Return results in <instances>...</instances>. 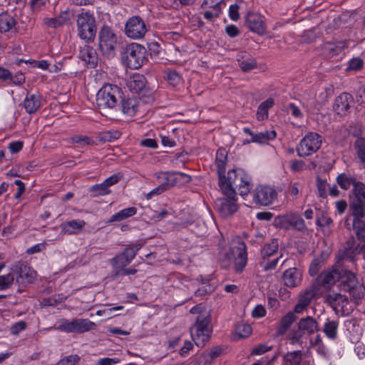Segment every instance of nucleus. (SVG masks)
I'll use <instances>...</instances> for the list:
<instances>
[{"mask_svg": "<svg viewBox=\"0 0 365 365\" xmlns=\"http://www.w3.org/2000/svg\"><path fill=\"white\" fill-rule=\"evenodd\" d=\"M43 23L50 28L56 29L64 24L66 23V19L61 16L54 18H45Z\"/></svg>", "mask_w": 365, "mask_h": 365, "instance_id": "a18cd8bd", "label": "nucleus"}, {"mask_svg": "<svg viewBox=\"0 0 365 365\" xmlns=\"http://www.w3.org/2000/svg\"><path fill=\"white\" fill-rule=\"evenodd\" d=\"M322 145V138L316 133H309L300 141L297 148L299 157L309 156L317 151Z\"/></svg>", "mask_w": 365, "mask_h": 365, "instance_id": "6e6552de", "label": "nucleus"}, {"mask_svg": "<svg viewBox=\"0 0 365 365\" xmlns=\"http://www.w3.org/2000/svg\"><path fill=\"white\" fill-rule=\"evenodd\" d=\"M79 359L77 355H70L61 359L58 365H75Z\"/></svg>", "mask_w": 365, "mask_h": 365, "instance_id": "6e6d98bb", "label": "nucleus"}, {"mask_svg": "<svg viewBox=\"0 0 365 365\" xmlns=\"http://www.w3.org/2000/svg\"><path fill=\"white\" fill-rule=\"evenodd\" d=\"M247 21L251 31L259 34H263L265 31L264 17L257 14H250Z\"/></svg>", "mask_w": 365, "mask_h": 365, "instance_id": "a878e982", "label": "nucleus"}, {"mask_svg": "<svg viewBox=\"0 0 365 365\" xmlns=\"http://www.w3.org/2000/svg\"><path fill=\"white\" fill-rule=\"evenodd\" d=\"M158 182L164 190L175 185L179 180L190 182L191 178L189 175L182 173L161 172L156 175Z\"/></svg>", "mask_w": 365, "mask_h": 365, "instance_id": "2eb2a0df", "label": "nucleus"}, {"mask_svg": "<svg viewBox=\"0 0 365 365\" xmlns=\"http://www.w3.org/2000/svg\"><path fill=\"white\" fill-rule=\"evenodd\" d=\"M77 27L78 36L81 38L87 41L93 40L96 26L95 18L89 12H83L77 17Z\"/></svg>", "mask_w": 365, "mask_h": 365, "instance_id": "423d86ee", "label": "nucleus"}, {"mask_svg": "<svg viewBox=\"0 0 365 365\" xmlns=\"http://www.w3.org/2000/svg\"><path fill=\"white\" fill-rule=\"evenodd\" d=\"M41 104V98L37 94L29 95L23 102L26 113L31 114L37 111Z\"/></svg>", "mask_w": 365, "mask_h": 365, "instance_id": "7c9ffc66", "label": "nucleus"}, {"mask_svg": "<svg viewBox=\"0 0 365 365\" xmlns=\"http://www.w3.org/2000/svg\"><path fill=\"white\" fill-rule=\"evenodd\" d=\"M237 61L241 69L247 72L257 67L255 59L246 52H241L237 56Z\"/></svg>", "mask_w": 365, "mask_h": 365, "instance_id": "c756f323", "label": "nucleus"}, {"mask_svg": "<svg viewBox=\"0 0 365 365\" xmlns=\"http://www.w3.org/2000/svg\"><path fill=\"white\" fill-rule=\"evenodd\" d=\"M202 6L212 9H220L222 11V7L225 6L224 0H204Z\"/></svg>", "mask_w": 365, "mask_h": 365, "instance_id": "3c124183", "label": "nucleus"}, {"mask_svg": "<svg viewBox=\"0 0 365 365\" xmlns=\"http://www.w3.org/2000/svg\"><path fill=\"white\" fill-rule=\"evenodd\" d=\"M139 102L135 98H129L123 100L121 103V108L123 113L132 116L135 114L138 109Z\"/></svg>", "mask_w": 365, "mask_h": 365, "instance_id": "72a5a7b5", "label": "nucleus"}, {"mask_svg": "<svg viewBox=\"0 0 365 365\" xmlns=\"http://www.w3.org/2000/svg\"><path fill=\"white\" fill-rule=\"evenodd\" d=\"M328 184L326 180H317V187L318 194L320 197H324L327 195V189Z\"/></svg>", "mask_w": 365, "mask_h": 365, "instance_id": "4d7b16f0", "label": "nucleus"}, {"mask_svg": "<svg viewBox=\"0 0 365 365\" xmlns=\"http://www.w3.org/2000/svg\"><path fill=\"white\" fill-rule=\"evenodd\" d=\"M121 90L115 85L106 84L96 94V105L100 110L114 108L120 98Z\"/></svg>", "mask_w": 365, "mask_h": 365, "instance_id": "20e7f679", "label": "nucleus"}, {"mask_svg": "<svg viewBox=\"0 0 365 365\" xmlns=\"http://www.w3.org/2000/svg\"><path fill=\"white\" fill-rule=\"evenodd\" d=\"M297 327V329L291 331L287 336L289 343L292 345H302L307 341L309 336L319 330L318 322L312 317L300 319Z\"/></svg>", "mask_w": 365, "mask_h": 365, "instance_id": "7ed1b4c3", "label": "nucleus"}, {"mask_svg": "<svg viewBox=\"0 0 365 365\" xmlns=\"http://www.w3.org/2000/svg\"><path fill=\"white\" fill-rule=\"evenodd\" d=\"M282 222L286 229L293 227L294 229L302 230L305 227L303 219L297 214L291 213L284 217Z\"/></svg>", "mask_w": 365, "mask_h": 365, "instance_id": "cd10ccee", "label": "nucleus"}, {"mask_svg": "<svg viewBox=\"0 0 365 365\" xmlns=\"http://www.w3.org/2000/svg\"><path fill=\"white\" fill-rule=\"evenodd\" d=\"M336 182L340 187L345 190H348L351 185H354V184L357 182H355L352 177L347 175L345 173H341L338 175Z\"/></svg>", "mask_w": 365, "mask_h": 365, "instance_id": "37998d69", "label": "nucleus"}, {"mask_svg": "<svg viewBox=\"0 0 365 365\" xmlns=\"http://www.w3.org/2000/svg\"><path fill=\"white\" fill-rule=\"evenodd\" d=\"M127 86L130 91L135 93H139L145 86V78L141 74H133L128 80Z\"/></svg>", "mask_w": 365, "mask_h": 365, "instance_id": "c85d7f7f", "label": "nucleus"}, {"mask_svg": "<svg viewBox=\"0 0 365 365\" xmlns=\"http://www.w3.org/2000/svg\"><path fill=\"white\" fill-rule=\"evenodd\" d=\"M225 160L226 155L225 154V150L222 149L218 150L216 154V165L219 176V185L220 184V176H226V174L225 173L226 164Z\"/></svg>", "mask_w": 365, "mask_h": 365, "instance_id": "58836bf2", "label": "nucleus"}, {"mask_svg": "<svg viewBox=\"0 0 365 365\" xmlns=\"http://www.w3.org/2000/svg\"><path fill=\"white\" fill-rule=\"evenodd\" d=\"M252 329L250 325L247 324H240L236 327V334L240 338H246L252 333Z\"/></svg>", "mask_w": 365, "mask_h": 365, "instance_id": "09e8293b", "label": "nucleus"}, {"mask_svg": "<svg viewBox=\"0 0 365 365\" xmlns=\"http://www.w3.org/2000/svg\"><path fill=\"white\" fill-rule=\"evenodd\" d=\"M141 248L140 244L128 247L124 251L110 259L114 272L125 267L135 258L137 252Z\"/></svg>", "mask_w": 365, "mask_h": 365, "instance_id": "4468645a", "label": "nucleus"}, {"mask_svg": "<svg viewBox=\"0 0 365 365\" xmlns=\"http://www.w3.org/2000/svg\"><path fill=\"white\" fill-rule=\"evenodd\" d=\"M120 134L118 131H107L102 133L101 139L103 140L104 141H113L115 139H118L120 137Z\"/></svg>", "mask_w": 365, "mask_h": 365, "instance_id": "052dcab7", "label": "nucleus"}, {"mask_svg": "<svg viewBox=\"0 0 365 365\" xmlns=\"http://www.w3.org/2000/svg\"><path fill=\"white\" fill-rule=\"evenodd\" d=\"M117 37L113 31L108 26H103L99 31L98 46L102 53L108 57L115 53Z\"/></svg>", "mask_w": 365, "mask_h": 365, "instance_id": "0eeeda50", "label": "nucleus"}, {"mask_svg": "<svg viewBox=\"0 0 365 365\" xmlns=\"http://www.w3.org/2000/svg\"><path fill=\"white\" fill-rule=\"evenodd\" d=\"M80 58L91 66H94L97 63L96 53L91 47L85 46L80 51Z\"/></svg>", "mask_w": 365, "mask_h": 365, "instance_id": "f704fd0d", "label": "nucleus"}, {"mask_svg": "<svg viewBox=\"0 0 365 365\" xmlns=\"http://www.w3.org/2000/svg\"><path fill=\"white\" fill-rule=\"evenodd\" d=\"M350 210L352 215L361 216L365 211V186L361 182H356L350 197Z\"/></svg>", "mask_w": 365, "mask_h": 365, "instance_id": "9d476101", "label": "nucleus"}, {"mask_svg": "<svg viewBox=\"0 0 365 365\" xmlns=\"http://www.w3.org/2000/svg\"><path fill=\"white\" fill-rule=\"evenodd\" d=\"M276 190L267 185H258L252 192V199L256 205L267 206L277 198Z\"/></svg>", "mask_w": 365, "mask_h": 365, "instance_id": "ddd939ff", "label": "nucleus"}, {"mask_svg": "<svg viewBox=\"0 0 365 365\" xmlns=\"http://www.w3.org/2000/svg\"><path fill=\"white\" fill-rule=\"evenodd\" d=\"M302 271L296 267L286 269L282 274L283 284L289 288H294L301 284L302 281Z\"/></svg>", "mask_w": 365, "mask_h": 365, "instance_id": "f3484780", "label": "nucleus"}, {"mask_svg": "<svg viewBox=\"0 0 365 365\" xmlns=\"http://www.w3.org/2000/svg\"><path fill=\"white\" fill-rule=\"evenodd\" d=\"M239 6L236 4L230 6L229 16L232 21H237L239 19Z\"/></svg>", "mask_w": 365, "mask_h": 365, "instance_id": "bf43d9fd", "label": "nucleus"}, {"mask_svg": "<svg viewBox=\"0 0 365 365\" xmlns=\"http://www.w3.org/2000/svg\"><path fill=\"white\" fill-rule=\"evenodd\" d=\"M338 326L337 322L327 320L324 325L323 331L328 338L335 339L337 334Z\"/></svg>", "mask_w": 365, "mask_h": 365, "instance_id": "79ce46f5", "label": "nucleus"}, {"mask_svg": "<svg viewBox=\"0 0 365 365\" xmlns=\"http://www.w3.org/2000/svg\"><path fill=\"white\" fill-rule=\"evenodd\" d=\"M295 320L296 317L292 312H288L283 316L277 327V334L278 336L284 335Z\"/></svg>", "mask_w": 365, "mask_h": 365, "instance_id": "2f4dec72", "label": "nucleus"}, {"mask_svg": "<svg viewBox=\"0 0 365 365\" xmlns=\"http://www.w3.org/2000/svg\"><path fill=\"white\" fill-rule=\"evenodd\" d=\"M36 272L31 267L21 264L18 270L16 281L20 284L32 283L36 278Z\"/></svg>", "mask_w": 365, "mask_h": 365, "instance_id": "5701e85b", "label": "nucleus"}, {"mask_svg": "<svg viewBox=\"0 0 365 365\" xmlns=\"http://www.w3.org/2000/svg\"><path fill=\"white\" fill-rule=\"evenodd\" d=\"M221 14L220 9L205 11L202 13L203 16L210 21H213Z\"/></svg>", "mask_w": 365, "mask_h": 365, "instance_id": "13d9d810", "label": "nucleus"}, {"mask_svg": "<svg viewBox=\"0 0 365 365\" xmlns=\"http://www.w3.org/2000/svg\"><path fill=\"white\" fill-rule=\"evenodd\" d=\"M347 46L346 41L327 42L322 46V54L326 58H332L339 56Z\"/></svg>", "mask_w": 365, "mask_h": 365, "instance_id": "6ab92c4d", "label": "nucleus"}, {"mask_svg": "<svg viewBox=\"0 0 365 365\" xmlns=\"http://www.w3.org/2000/svg\"><path fill=\"white\" fill-rule=\"evenodd\" d=\"M91 190L93 192H96V195H105L108 193H110V190L108 187L107 185H106L105 182L103 181L102 183L96 184L93 185Z\"/></svg>", "mask_w": 365, "mask_h": 365, "instance_id": "603ef678", "label": "nucleus"}, {"mask_svg": "<svg viewBox=\"0 0 365 365\" xmlns=\"http://www.w3.org/2000/svg\"><path fill=\"white\" fill-rule=\"evenodd\" d=\"M14 276L12 273L0 275V291L9 288L13 284Z\"/></svg>", "mask_w": 365, "mask_h": 365, "instance_id": "de8ad7c7", "label": "nucleus"}, {"mask_svg": "<svg viewBox=\"0 0 365 365\" xmlns=\"http://www.w3.org/2000/svg\"><path fill=\"white\" fill-rule=\"evenodd\" d=\"M227 197V198L223 197L218 199L215 202L216 208L222 217H227L232 215L237 210V205L236 204L237 197L236 196L234 199Z\"/></svg>", "mask_w": 365, "mask_h": 365, "instance_id": "dca6fc26", "label": "nucleus"}, {"mask_svg": "<svg viewBox=\"0 0 365 365\" xmlns=\"http://www.w3.org/2000/svg\"><path fill=\"white\" fill-rule=\"evenodd\" d=\"M341 289L350 293L356 299H359L363 297V292L358 287L359 282L354 273L349 271L341 272L339 277Z\"/></svg>", "mask_w": 365, "mask_h": 365, "instance_id": "9b49d317", "label": "nucleus"}, {"mask_svg": "<svg viewBox=\"0 0 365 365\" xmlns=\"http://www.w3.org/2000/svg\"><path fill=\"white\" fill-rule=\"evenodd\" d=\"M120 362L117 358H102L98 359L96 365H114Z\"/></svg>", "mask_w": 365, "mask_h": 365, "instance_id": "69168bd1", "label": "nucleus"}, {"mask_svg": "<svg viewBox=\"0 0 365 365\" xmlns=\"http://www.w3.org/2000/svg\"><path fill=\"white\" fill-rule=\"evenodd\" d=\"M271 348V346H269L267 345L260 344L252 349V354L260 355L269 351Z\"/></svg>", "mask_w": 365, "mask_h": 365, "instance_id": "774afa93", "label": "nucleus"}, {"mask_svg": "<svg viewBox=\"0 0 365 365\" xmlns=\"http://www.w3.org/2000/svg\"><path fill=\"white\" fill-rule=\"evenodd\" d=\"M354 148L358 159L361 163H365V138H359L356 140Z\"/></svg>", "mask_w": 365, "mask_h": 365, "instance_id": "a19ab883", "label": "nucleus"}, {"mask_svg": "<svg viewBox=\"0 0 365 365\" xmlns=\"http://www.w3.org/2000/svg\"><path fill=\"white\" fill-rule=\"evenodd\" d=\"M146 51L139 43H133L128 45L123 53L121 58L124 65L131 69H138L145 61Z\"/></svg>", "mask_w": 365, "mask_h": 365, "instance_id": "39448f33", "label": "nucleus"}, {"mask_svg": "<svg viewBox=\"0 0 365 365\" xmlns=\"http://www.w3.org/2000/svg\"><path fill=\"white\" fill-rule=\"evenodd\" d=\"M279 248L278 241L276 239H272L269 242L264 244L261 251L262 259H269L273 256Z\"/></svg>", "mask_w": 365, "mask_h": 365, "instance_id": "c9c22d12", "label": "nucleus"}, {"mask_svg": "<svg viewBox=\"0 0 365 365\" xmlns=\"http://www.w3.org/2000/svg\"><path fill=\"white\" fill-rule=\"evenodd\" d=\"M220 187L225 195L234 199L238 190L240 195L250 192L251 189V177L241 168L232 169L220 176Z\"/></svg>", "mask_w": 365, "mask_h": 365, "instance_id": "f257e3e1", "label": "nucleus"}, {"mask_svg": "<svg viewBox=\"0 0 365 365\" xmlns=\"http://www.w3.org/2000/svg\"><path fill=\"white\" fill-rule=\"evenodd\" d=\"M274 105V100L269 98L262 102L258 107L257 112V118L258 120H263L268 118V110Z\"/></svg>", "mask_w": 365, "mask_h": 365, "instance_id": "4c0bfd02", "label": "nucleus"}, {"mask_svg": "<svg viewBox=\"0 0 365 365\" xmlns=\"http://www.w3.org/2000/svg\"><path fill=\"white\" fill-rule=\"evenodd\" d=\"M265 307L261 304L257 305L252 312V315L254 318H261L266 314Z\"/></svg>", "mask_w": 365, "mask_h": 365, "instance_id": "680f3d73", "label": "nucleus"}, {"mask_svg": "<svg viewBox=\"0 0 365 365\" xmlns=\"http://www.w3.org/2000/svg\"><path fill=\"white\" fill-rule=\"evenodd\" d=\"M147 31L144 21L138 16L128 19L125 26V34L130 38L140 39L145 36Z\"/></svg>", "mask_w": 365, "mask_h": 365, "instance_id": "f8f14e48", "label": "nucleus"}, {"mask_svg": "<svg viewBox=\"0 0 365 365\" xmlns=\"http://www.w3.org/2000/svg\"><path fill=\"white\" fill-rule=\"evenodd\" d=\"M282 257V254L273 259L269 260V259H262L259 262V264L262 269L265 272H268L275 269L277 264H278L279 259Z\"/></svg>", "mask_w": 365, "mask_h": 365, "instance_id": "c03bdc74", "label": "nucleus"}, {"mask_svg": "<svg viewBox=\"0 0 365 365\" xmlns=\"http://www.w3.org/2000/svg\"><path fill=\"white\" fill-rule=\"evenodd\" d=\"M48 0H31V7L33 11L37 12L44 6Z\"/></svg>", "mask_w": 365, "mask_h": 365, "instance_id": "0e129e2a", "label": "nucleus"}, {"mask_svg": "<svg viewBox=\"0 0 365 365\" xmlns=\"http://www.w3.org/2000/svg\"><path fill=\"white\" fill-rule=\"evenodd\" d=\"M137 213V208L135 207H130L120 210L115 213L109 219L108 222H120L126 220L128 217H133Z\"/></svg>", "mask_w": 365, "mask_h": 365, "instance_id": "473e14b6", "label": "nucleus"}, {"mask_svg": "<svg viewBox=\"0 0 365 365\" xmlns=\"http://www.w3.org/2000/svg\"><path fill=\"white\" fill-rule=\"evenodd\" d=\"M243 132L251 137V141L255 143L264 144L274 140L276 137V132L274 130H264L259 133H254L249 128H244Z\"/></svg>", "mask_w": 365, "mask_h": 365, "instance_id": "412c9836", "label": "nucleus"}, {"mask_svg": "<svg viewBox=\"0 0 365 365\" xmlns=\"http://www.w3.org/2000/svg\"><path fill=\"white\" fill-rule=\"evenodd\" d=\"M330 302L336 312H341L344 314H347L350 312V306L348 298L341 294H334L329 297Z\"/></svg>", "mask_w": 365, "mask_h": 365, "instance_id": "4be33fe9", "label": "nucleus"}, {"mask_svg": "<svg viewBox=\"0 0 365 365\" xmlns=\"http://www.w3.org/2000/svg\"><path fill=\"white\" fill-rule=\"evenodd\" d=\"M233 255L234 268L236 272H242L247 262V254L245 245L233 247L231 250Z\"/></svg>", "mask_w": 365, "mask_h": 365, "instance_id": "a211bd4d", "label": "nucleus"}, {"mask_svg": "<svg viewBox=\"0 0 365 365\" xmlns=\"http://www.w3.org/2000/svg\"><path fill=\"white\" fill-rule=\"evenodd\" d=\"M333 220L331 218L327 215H322L318 217L317 220V225L324 227V232L329 235L331 232L329 229L330 226L332 225Z\"/></svg>", "mask_w": 365, "mask_h": 365, "instance_id": "49530a36", "label": "nucleus"}, {"mask_svg": "<svg viewBox=\"0 0 365 365\" xmlns=\"http://www.w3.org/2000/svg\"><path fill=\"white\" fill-rule=\"evenodd\" d=\"M86 225L83 220H72L61 225L62 232L66 235H76L81 232Z\"/></svg>", "mask_w": 365, "mask_h": 365, "instance_id": "bb28decb", "label": "nucleus"}, {"mask_svg": "<svg viewBox=\"0 0 365 365\" xmlns=\"http://www.w3.org/2000/svg\"><path fill=\"white\" fill-rule=\"evenodd\" d=\"M0 32H16V21L14 17L7 12L0 14Z\"/></svg>", "mask_w": 365, "mask_h": 365, "instance_id": "b1692460", "label": "nucleus"}, {"mask_svg": "<svg viewBox=\"0 0 365 365\" xmlns=\"http://www.w3.org/2000/svg\"><path fill=\"white\" fill-rule=\"evenodd\" d=\"M353 103V97L347 93H342L336 98L334 109L339 115H346Z\"/></svg>", "mask_w": 365, "mask_h": 365, "instance_id": "aec40b11", "label": "nucleus"}, {"mask_svg": "<svg viewBox=\"0 0 365 365\" xmlns=\"http://www.w3.org/2000/svg\"><path fill=\"white\" fill-rule=\"evenodd\" d=\"M190 312L198 314L195 324L190 329L191 336L197 346H203L209 340L212 331L210 312L202 304L192 307Z\"/></svg>", "mask_w": 365, "mask_h": 365, "instance_id": "f03ea898", "label": "nucleus"}, {"mask_svg": "<svg viewBox=\"0 0 365 365\" xmlns=\"http://www.w3.org/2000/svg\"><path fill=\"white\" fill-rule=\"evenodd\" d=\"M287 112L297 119H302L304 115L299 108L294 103H289L287 106Z\"/></svg>", "mask_w": 365, "mask_h": 365, "instance_id": "8fccbe9b", "label": "nucleus"}, {"mask_svg": "<svg viewBox=\"0 0 365 365\" xmlns=\"http://www.w3.org/2000/svg\"><path fill=\"white\" fill-rule=\"evenodd\" d=\"M340 276L341 272L338 269H334L331 270L324 271L322 273L321 279L324 284H332L339 279Z\"/></svg>", "mask_w": 365, "mask_h": 365, "instance_id": "ea45409f", "label": "nucleus"}, {"mask_svg": "<svg viewBox=\"0 0 365 365\" xmlns=\"http://www.w3.org/2000/svg\"><path fill=\"white\" fill-rule=\"evenodd\" d=\"M290 168L294 172L302 171L304 168V163L302 160H292L290 163Z\"/></svg>", "mask_w": 365, "mask_h": 365, "instance_id": "338daca9", "label": "nucleus"}, {"mask_svg": "<svg viewBox=\"0 0 365 365\" xmlns=\"http://www.w3.org/2000/svg\"><path fill=\"white\" fill-rule=\"evenodd\" d=\"M354 219L351 226L348 222L349 219L346 220L345 226L351 230V228L355 231L357 237L359 240L365 239V222L362 220L364 217V212H362L361 216L353 215Z\"/></svg>", "mask_w": 365, "mask_h": 365, "instance_id": "393cba45", "label": "nucleus"}, {"mask_svg": "<svg viewBox=\"0 0 365 365\" xmlns=\"http://www.w3.org/2000/svg\"><path fill=\"white\" fill-rule=\"evenodd\" d=\"M364 62L361 58H354L349 61L346 70L359 71L362 68Z\"/></svg>", "mask_w": 365, "mask_h": 365, "instance_id": "5fc2aeb1", "label": "nucleus"}, {"mask_svg": "<svg viewBox=\"0 0 365 365\" xmlns=\"http://www.w3.org/2000/svg\"><path fill=\"white\" fill-rule=\"evenodd\" d=\"M302 359L301 351L287 353L283 357V365H300Z\"/></svg>", "mask_w": 365, "mask_h": 365, "instance_id": "e433bc0d", "label": "nucleus"}, {"mask_svg": "<svg viewBox=\"0 0 365 365\" xmlns=\"http://www.w3.org/2000/svg\"><path fill=\"white\" fill-rule=\"evenodd\" d=\"M95 327V323L87 319H78L72 321L62 319L57 329L68 333H82L93 330Z\"/></svg>", "mask_w": 365, "mask_h": 365, "instance_id": "1a4fd4ad", "label": "nucleus"}, {"mask_svg": "<svg viewBox=\"0 0 365 365\" xmlns=\"http://www.w3.org/2000/svg\"><path fill=\"white\" fill-rule=\"evenodd\" d=\"M46 249V245L44 242L38 243L34 245V246L29 247L26 250V254L33 255L35 253H38Z\"/></svg>", "mask_w": 365, "mask_h": 365, "instance_id": "e2e57ef3", "label": "nucleus"}, {"mask_svg": "<svg viewBox=\"0 0 365 365\" xmlns=\"http://www.w3.org/2000/svg\"><path fill=\"white\" fill-rule=\"evenodd\" d=\"M314 296V292L312 289H307L300 294L299 301L309 306Z\"/></svg>", "mask_w": 365, "mask_h": 365, "instance_id": "864d4df0", "label": "nucleus"}]
</instances>
